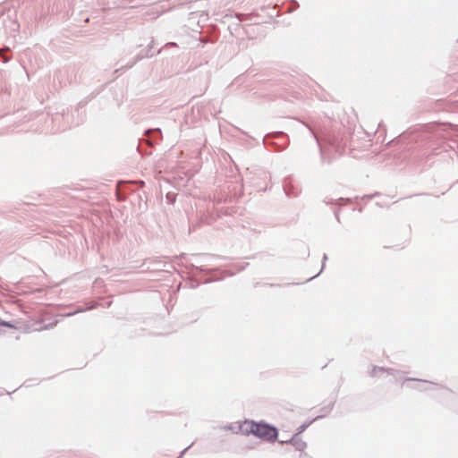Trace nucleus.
<instances>
[{
	"label": "nucleus",
	"mask_w": 458,
	"mask_h": 458,
	"mask_svg": "<svg viewBox=\"0 0 458 458\" xmlns=\"http://www.w3.org/2000/svg\"><path fill=\"white\" fill-rule=\"evenodd\" d=\"M310 133L318 147L322 163L330 164L332 161V157H330L332 153L341 154L344 152L345 145L335 134L330 131H322L318 134L311 129Z\"/></svg>",
	"instance_id": "obj_1"
},
{
	"label": "nucleus",
	"mask_w": 458,
	"mask_h": 458,
	"mask_svg": "<svg viewBox=\"0 0 458 458\" xmlns=\"http://www.w3.org/2000/svg\"><path fill=\"white\" fill-rule=\"evenodd\" d=\"M252 427L250 431L251 435L270 443H274L278 437V429L276 426L271 425L264 420L255 421L252 420Z\"/></svg>",
	"instance_id": "obj_2"
},
{
	"label": "nucleus",
	"mask_w": 458,
	"mask_h": 458,
	"mask_svg": "<svg viewBox=\"0 0 458 458\" xmlns=\"http://www.w3.org/2000/svg\"><path fill=\"white\" fill-rule=\"evenodd\" d=\"M289 143V137L284 131L270 132L263 138V144L266 148H272L278 152L284 150Z\"/></svg>",
	"instance_id": "obj_3"
},
{
	"label": "nucleus",
	"mask_w": 458,
	"mask_h": 458,
	"mask_svg": "<svg viewBox=\"0 0 458 458\" xmlns=\"http://www.w3.org/2000/svg\"><path fill=\"white\" fill-rule=\"evenodd\" d=\"M323 202L326 205H335V206H338V208L334 209V216L335 217V220L338 223H341V219H340V207L345 206L347 204H350L352 202V200H351V199H344V198H339V199H336L326 198V199H323Z\"/></svg>",
	"instance_id": "obj_4"
},
{
	"label": "nucleus",
	"mask_w": 458,
	"mask_h": 458,
	"mask_svg": "<svg viewBox=\"0 0 458 458\" xmlns=\"http://www.w3.org/2000/svg\"><path fill=\"white\" fill-rule=\"evenodd\" d=\"M283 189L288 198H296L301 192L298 185H295L292 177H286L284 181Z\"/></svg>",
	"instance_id": "obj_5"
},
{
	"label": "nucleus",
	"mask_w": 458,
	"mask_h": 458,
	"mask_svg": "<svg viewBox=\"0 0 458 458\" xmlns=\"http://www.w3.org/2000/svg\"><path fill=\"white\" fill-rule=\"evenodd\" d=\"M278 443L292 445L298 451H304V449L307 447V443L297 435H293V437L288 440H278Z\"/></svg>",
	"instance_id": "obj_6"
},
{
	"label": "nucleus",
	"mask_w": 458,
	"mask_h": 458,
	"mask_svg": "<svg viewBox=\"0 0 458 458\" xmlns=\"http://www.w3.org/2000/svg\"><path fill=\"white\" fill-rule=\"evenodd\" d=\"M151 49H152V47H149L146 52L145 55H136V57L134 58L133 61L131 62H129L127 63L126 64H123L121 65V67L119 69H116L115 72H117L118 71L120 70H128V69H131V67H133V65L135 64H137L139 61H140L141 59H143L144 57H152L154 55V54L151 52Z\"/></svg>",
	"instance_id": "obj_7"
},
{
	"label": "nucleus",
	"mask_w": 458,
	"mask_h": 458,
	"mask_svg": "<svg viewBox=\"0 0 458 458\" xmlns=\"http://www.w3.org/2000/svg\"><path fill=\"white\" fill-rule=\"evenodd\" d=\"M145 133L149 136V141L152 144L157 143L162 137V132L160 128L154 129H147Z\"/></svg>",
	"instance_id": "obj_8"
},
{
	"label": "nucleus",
	"mask_w": 458,
	"mask_h": 458,
	"mask_svg": "<svg viewBox=\"0 0 458 458\" xmlns=\"http://www.w3.org/2000/svg\"><path fill=\"white\" fill-rule=\"evenodd\" d=\"M412 381H415V382H425V383H429L431 385L437 386V384H436V383H434L432 381L422 380V379H419V378H415V377H406L404 379V381H403V384H406V386L409 387V388L418 389L420 391L427 390L426 388H423L420 386H412V385L408 384L409 382H412Z\"/></svg>",
	"instance_id": "obj_9"
},
{
	"label": "nucleus",
	"mask_w": 458,
	"mask_h": 458,
	"mask_svg": "<svg viewBox=\"0 0 458 458\" xmlns=\"http://www.w3.org/2000/svg\"><path fill=\"white\" fill-rule=\"evenodd\" d=\"M325 415H318L316 418L307 420L304 423H302L301 426H299L296 429V432L293 435H297L300 437L301 433H303L313 422L316 420H318L320 419H323Z\"/></svg>",
	"instance_id": "obj_10"
},
{
	"label": "nucleus",
	"mask_w": 458,
	"mask_h": 458,
	"mask_svg": "<svg viewBox=\"0 0 458 458\" xmlns=\"http://www.w3.org/2000/svg\"><path fill=\"white\" fill-rule=\"evenodd\" d=\"M386 372L389 375H393L394 369L391 368H385L379 366H372L371 369L369 371L370 377H375L377 376V372Z\"/></svg>",
	"instance_id": "obj_11"
},
{
	"label": "nucleus",
	"mask_w": 458,
	"mask_h": 458,
	"mask_svg": "<svg viewBox=\"0 0 458 458\" xmlns=\"http://www.w3.org/2000/svg\"><path fill=\"white\" fill-rule=\"evenodd\" d=\"M455 143H458L457 140L442 139L441 143H440V148H442L445 151H446L447 149H453L456 152L457 148H456Z\"/></svg>",
	"instance_id": "obj_12"
},
{
	"label": "nucleus",
	"mask_w": 458,
	"mask_h": 458,
	"mask_svg": "<svg viewBox=\"0 0 458 458\" xmlns=\"http://www.w3.org/2000/svg\"><path fill=\"white\" fill-rule=\"evenodd\" d=\"M250 428H254V427H252V420H245L243 423L237 424V431H240L244 435L251 434V432L250 431Z\"/></svg>",
	"instance_id": "obj_13"
},
{
	"label": "nucleus",
	"mask_w": 458,
	"mask_h": 458,
	"mask_svg": "<svg viewBox=\"0 0 458 458\" xmlns=\"http://www.w3.org/2000/svg\"><path fill=\"white\" fill-rule=\"evenodd\" d=\"M191 273L193 276H198L199 274H209L210 270L204 267L203 266H195L191 265Z\"/></svg>",
	"instance_id": "obj_14"
},
{
	"label": "nucleus",
	"mask_w": 458,
	"mask_h": 458,
	"mask_svg": "<svg viewBox=\"0 0 458 458\" xmlns=\"http://www.w3.org/2000/svg\"><path fill=\"white\" fill-rule=\"evenodd\" d=\"M335 403V399H333L329 401L327 404L323 405L319 410V411L321 412L320 415L326 416L327 413H329L333 410Z\"/></svg>",
	"instance_id": "obj_15"
},
{
	"label": "nucleus",
	"mask_w": 458,
	"mask_h": 458,
	"mask_svg": "<svg viewBox=\"0 0 458 458\" xmlns=\"http://www.w3.org/2000/svg\"><path fill=\"white\" fill-rule=\"evenodd\" d=\"M98 305L97 304H90V305H88L86 307H79L77 308L76 310H74L73 312H70L68 314V316H72V315H74V314H77V313H80V312H83V311H86V310H93L97 307Z\"/></svg>",
	"instance_id": "obj_16"
},
{
	"label": "nucleus",
	"mask_w": 458,
	"mask_h": 458,
	"mask_svg": "<svg viewBox=\"0 0 458 458\" xmlns=\"http://www.w3.org/2000/svg\"><path fill=\"white\" fill-rule=\"evenodd\" d=\"M300 6L299 3L296 0H290L287 4L286 11L288 13H292L298 9Z\"/></svg>",
	"instance_id": "obj_17"
},
{
	"label": "nucleus",
	"mask_w": 458,
	"mask_h": 458,
	"mask_svg": "<svg viewBox=\"0 0 458 458\" xmlns=\"http://www.w3.org/2000/svg\"><path fill=\"white\" fill-rule=\"evenodd\" d=\"M327 259H328L327 255L326 253H324L323 254V258H322V265H321L320 271L317 275H315L314 276H312L310 279H308L307 281L312 280L313 278L318 276L322 273V271L324 270V268L326 267V261L327 260Z\"/></svg>",
	"instance_id": "obj_18"
},
{
	"label": "nucleus",
	"mask_w": 458,
	"mask_h": 458,
	"mask_svg": "<svg viewBox=\"0 0 458 458\" xmlns=\"http://www.w3.org/2000/svg\"><path fill=\"white\" fill-rule=\"evenodd\" d=\"M165 199L168 204H174L176 201V194L174 192H167Z\"/></svg>",
	"instance_id": "obj_19"
},
{
	"label": "nucleus",
	"mask_w": 458,
	"mask_h": 458,
	"mask_svg": "<svg viewBox=\"0 0 458 458\" xmlns=\"http://www.w3.org/2000/svg\"><path fill=\"white\" fill-rule=\"evenodd\" d=\"M225 428L226 430H232L233 432L234 433H238L239 431H237V425L234 426L233 424H228L225 427Z\"/></svg>",
	"instance_id": "obj_20"
},
{
	"label": "nucleus",
	"mask_w": 458,
	"mask_h": 458,
	"mask_svg": "<svg viewBox=\"0 0 458 458\" xmlns=\"http://www.w3.org/2000/svg\"><path fill=\"white\" fill-rule=\"evenodd\" d=\"M2 327H8V328H14V325L10 321H5L2 319Z\"/></svg>",
	"instance_id": "obj_21"
},
{
	"label": "nucleus",
	"mask_w": 458,
	"mask_h": 458,
	"mask_svg": "<svg viewBox=\"0 0 458 458\" xmlns=\"http://www.w3.org/2000/svg\"><path fill=\"white\" fill-rule=\"evenodd\" d=\"M94 97H95V95H93V94H92V95H90V96H89V97L86 98V100H82V101H81V102L79 103V106H82L86 105V104L88 103V101L91 100Z\"/></svg>",
	"instance_id": "obj_22"
},
{
	"label": "nucleus",
	"mask_w": 458,
	"mask_h": 458,
	"mask_svg": "<svg viewBox=\"0 0 458 458\" xmlns=\"http://www.w3.org/2000/svg\"><path fill=\"white\" fill-rule=\"evenodd\" d=\"M193 443H191L190 445H188L186 448H184L178 458H182L183 455L186 454V452L192 446Z\"/></svg>",
	"instance_id": "obj_23"
},
{
	"label": "nucleus",
	"mask_w": 458,
	"mask_h": 458,
	"mask_svg": "<svg viewBox=\"0 0 458 458\" xmlns=\"http://www.w3.org/2000/svg\"><path fill=\"white\" fill-rule=\"evenodd\" d=\"M379 194H380L379 192H375V193H374V194H372V195H366V196H364V198L370 199H372L374 196H378Z\"/></svg>",
	"instance_id": "obj_24"
},
{
	"label": "nucleus",
	"mask_w": 458,
	"mask_h": 458,
	"mask_svg": "<svg viewBox=\"0 0 458 458\" xmlns=\"http://www.w3.org/2000/svg\"><path fill=\"white\" fill-rule=\"evenodd\" d=\"M441 389L445 392V393H447V394H453L452 390H450L449 388H445L444 386H441Z\"/></svg>",
	"instance_id": "obj_25"
},
{
	"label": "nucleus",
	"mask_w": 458,
	"mask_h": 458,
	"mask_svg": "<svg viewBox=\"0 0 458 458\" xmlns=\"http://www.w3.org/2000/svg\"><path fill=\"white\" fill-rule=\"evenodd\" d=\"M137 184H138L137 188H140V187H142L145 184V182L143 181H140L137 182Z\"/></svg>",
	"instance_id": "obj_26"
},
{
	"label": "nucleus",
	"mask_w": 458,
	"mask_h": 458,
	"mask_svg": "<svg viewBox=\"0 0 458 458\" xmlns=\"http://www.w3.org/2000/svg\"><path fill=\"white\" fill-rule=\"evenodd\" d=\"M248 265V263H245L244 265H241L238 267V270H242L245 268V267Z\"/></svg>",
	"instance_id": "obj_27"
},
{
	"label": "nucleus",
	"mask_w": 458,
	"mask_h": 458,
	"mask_svg": "<svg viewBox=\"0 0 458 458\" xmlns=\"http://www.w3.org/2000/svg\"><path fill=\"white\" fill-rule=\"evenodd\" d=\"M201 222H205V223H208V224H209V223H210V222L208 220V217L201 218Z\"/></svg>",
	"instance_id": "obj_28"
},
{
	"label": "nucleus",
	"mask_w": 458,
	"mask_h": 458,
	"mask_svg": "<svg viewBox=\"0 0 458 458\" xmlns=\"http://www.w3.org/2000/svg\"><path fill=\"white\" fill-rule=\"evenodd\" d=\"M22 387V385H20L18 387L13 389V392H16L17 390L21 389Z\"/></svg>",
	"instance_id": "obj_29"
},
{
	"label": "nucleus",
	"mask_w": 458,
	"mask_h": 458,
	"mask_svg": "<svg viewBox=\"0 0 458 458\" xmlns=\"http://www.w3.org/2000/svg\"><path fill=\"white\" fill-rule=\"evenodd\" d=\"M22 387V385H20L18 387L13 389V392H16L17 390L21 389Z\"/></svg>",
	"instance_id": "obj_30"
},
{
	"label": "nucleus",
	"mask_w": 458,
	"mask_h": 458,
	"mask_svg": "<svg viewBox=\"0 0 458 458\" xmlns=\"http://www.w3.org/2000/svg\"><path fill=\"white\" fill-rule=\"evenodd\" d=\"M22 387V385H20L18 387L13 389V392H16L17 390L21 389Z\"/></svg>",
	"instance_id": "obj_31"
},
{
	"label": "nucleus",
	"mask_w": 458,
	"mask_h": 458,
	"mask_svg": "<svg viewBox=\"0 0 458 458\" xmlns=\"http://www.w3.org/2000/svg\"><path fill=\"white\" fill-rule=\"evenodd\" d=\"M22 387V385H20L18 387L13 389V392H16L17 390L21 389Z\"/></svg>",
	"instance_id": "obj_32"
},
{
	"label": "nucleus",
	"mask_w": 458,
	"mask_h": 458,
	"mask_svg": "<svg viewBox=\"0 0 458 458\" xmlns=\"http://www.w3.org/2000/svg\"><path fill=\"white\" fill-rule=\"evenodd\" d=\"M22 387V385H20L18 387L13 389V392H16L17 390L21 389Z\"/></svg>",
	"instance_id": "obj_33"
},
{
	"label": "nucleus",
	"mask_w": 458,
	"mask_h": 458,
	"mask_svg": "<svg viewBox=\"0 0 458 458\" xmlns=\"http://www.w3.org/2000/svg\"><path fill=\"white\" fill-rule=\"evenodd\" d=\"M22 387V385H20L18 387L13 389V392H16L17 390L21 389Z\"/></svg>",
	"instance_id": "obj_34"
},
{
	"label": "nucleus",
	"mask_w": 458,
	"mask_h": 458,
	"mask_svg": "<svg viewBox=\"0 0 458 458\" xmlns=\"http://www.w3.org/2000/svg\"><path fill=\"white\" fill-rule=\"evenodd\" d=\"M197 225H192V226L191 225V226H190V231H191V229L195 230V228L197 227Z\"/></svg>",
	"instance_id": "obj_35"
},
{
	"label": "nucleus",
	"mask_w": 458,
	"mask_h": 458,
	"mask_svg": "<svg viewBox=\"0 0 458 458\" xmlns=\"http://www.w3.org/2000/svg\"><path fill=\"white\" fill-rule=\"evenodd\" d=\"M170 45H171V46H175L176 44H175L174 42H172V43H168V44H166V46H170Z\"/></svg>",
	"instance_id": "obj_36"
},
{
	"label": "nucleus",
	"mask_w": 458,
	"mask_h": 458,
	"mask_svg": "<svg viewBox=\"0 0 458 458\" xmlns=\"http://www.w3.org/2000/svg\"><path fill=\"white\" fill-rule=\"evenodd\" d=\"M304 126H307V127L309 128V130H310V129L314 131V129H313V128H311L310 126L307 125V123H304Z\"/></svg>",
	"instance_id": "obj_37"
},
{
	"label": "nucleus",
	"mask_w": 458,
	"mask_h": 458,
	"mask_svg": "<svg viewBox=\"0 0 458 458\" xmlns=\"http://www.w3.org/2000/svg\"><path fill=\"white\" fill-rule=\"evenodd\" d=\"M383 126V122L381 121L379 123H378V127H382Z\"/></svg>",
	"instance_id": "obj_38"
},
{
	"label": "nucleus",
	"mask_w": 458,
	"mask_h": 458,
	"mask_svg": "<svg viewBox=\"0 0 458 458\" xmlns=\"http://www.w3.org/2000/svg\"><path fill=\"white\" fill-rule=\"evenodd\" d=\"M455 146H456V148H457L456 153H458V143H455Z\"/></svg>",
	"instance_id": "obj_39"
},
{
	"label": "nucleus",
	"mask_w": 458,
	"mask_h": 458,
	"mask_svg": "<svg viewBox=\"0 0 458 458\" xmlns=\"http://www.w3.org/2000/svg\"><path fill=\"white\" fill-rule=\"evenodd\" d=\"M2 327V318H0V327Z\"/></svg>",
	"instance_id": "obj_40"
}]
</instances>
